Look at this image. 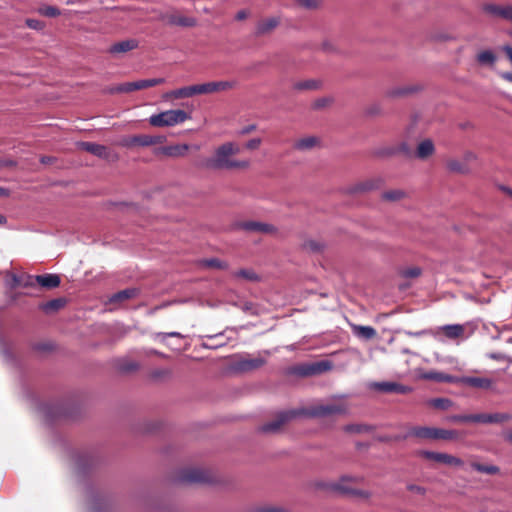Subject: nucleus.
<instances>
[{
	"label": "nucleus",
	"mask_w": 512,
	"mask_h": 512,
	"mask_svg": "<svg viewBox=\"0 0 512 512\" xmlns=\"http://www.w3.org/2000/svg\"><path fill=\"white\" fill-rule=\"evenodd\" d=\"M406 488L408 491L418 495H425L427 492L425 487L416 484H407Z\"/></svg>",
	"instance_id": "bf43d9fd"
},
{
	"label": "nucleus",
	"mask_w": 512,
	"mask_h": 512,
	"mask_svg": "<svg viewBox=\"0 0 512 512\" xmlns=\"http://www.w3.org/2000/svg\"><path fill=\"white\" fill-rule=\"evenodd\" d=\"M425 378L435 382L441 383H455L458 384L459 376H453L443 372L430 371L425 374Z\"/></svg>",
	"instance_id": "6ab92c4d"
},
{
	"label": "nucleus",
	"mask_w": 512,
	"mask_h": 512,
	"mask_svg": "<svg viewBox=\"0 0 512 512\" xmlns=\"http://www.w3.org/2000/svg\"><path fill=\"white\" fill-rule=\"evenodd\" d=\"M240 151L239 147L232 142H226L219 146L214 155L205 161V166L213 170H230L246 168L249 166L247 160H234L230 157Z\"/></svg>",
	"instance_id": "f03ea898"
},
{
	"label": "nucleus",
	"mask_w": 512,
	"mask_h": 512,
	"mask_svg": "<svg viewBox=\"0 0 512 512\" xmlns=\"http://www.w3.org/2000/svg\"><path fill=\"white\" fill-rule=\"evenodd\" d=\"M331 102H332V100L330 98H327V97L319 98L313 103V108L321 109V108H324L325 106H327L328 104H330Z\"/></svg>",
	"instance_id": "0e129e2a"
},
{
	"label": "nucleus",
	"mask_w": 512,
	"mask_h": 512,
	"mask_svg": "<svg viewBox=\"0 0 512 512\" xmlns=\"http://www.w3.org/2000/svg\"><path fill=\"white\" fill-rule=\"evenodd\" d=\"M378 180H368L362 183L357 184L353 191L354 192H363V191H370L378 187Z\"/></svg>",
	"instance_id": "79ce46f5"
},
{
	"label": "nucleus",
	"mask_w": 512,
	"mask_h": 512,
	"mask_svg": "<svg viewBox=\"0 0 512 512\" xmlns=\"http://www.w3.org/2000/svg\"><path fill=\"white\" fill-rule=\"evenodd\" d=\"M447 168L451 172H456V173H461V174H465L468 172L467 166L455 159L449 160L447 162Z\"/></svg>",
	"instance_id": "ea45409f"
},
{
	"label": "nucleus",
	"mask_w": 512,
	"mask_h": 512,
	"mask_svg": "<svg viewBox=\"0 0 512 512\" xmlns=\"http://www.w3.org/2000/svg\"><path fill=\"white\" fill-rule=\"evenodd\" d=\"M210 84V93H215L219 91H225L232 89L234 87V82L232 81H212Z\"/></svg>",
	"instance_id": "473e14b6"
},
{
	"label": "nucleus",
	"mask_w": 512,
	"mask_h": 512,
	"mask_svg": "<svg viewBox=\"0 0 512 512\" xmlns=\"http://www.w3.org/2000/svg\"><path fill=\"white\" fill-rule=\"evenodd\" d=\"M323 247H324V245L321 242L313 240V239L306 240L303 243V248L305 250L313 252V253L320 252L323 249Z\"/></svg>",
	"instance_id": "37998d69"
},
{
	"label": "nucleus",
	"mask_w": 512,
	"mask_h": 512,
	"mask_svg": "<svg viewBox=\"0 0 512 512\" xmlns=\"http://www.w3.org/2000/svg\"><path fill=\"white\" fill-rule=\"evenodd\" d=\"M418 456L423 457L427 460H433L438 463H442L449 466L454 467H463L464 461L456 456L450 455L448 453L443 452H434L430 450H420L418 451Z\"/></svg>",
	"instance_id": "6e6552de"
},
{
	"label": "nucleus",
	"mask_w": 512,
	"mask_h": 512,
	"mask_svg": "<svg viewBox=\"0 0 512 512\" xmlns=\"http://www.w3.org/2000/svg\"><path fill=\"white\" fill-rule=\"evenodd\" d=\"M139 291L136 288H126L124 290L118 291L110 296V303H120L124 300L134 298L138 295Z\"/></svg>",
	"instance_id": "aec40b11"
},
{
	"label": "nucleus",
	"mask_w": 512,
	"mask_h": 512,
	"mask_svg": "<svg viewBox=\"0 0 512 512\" xmlns=\"http://www.w3.org/2000/svg\"><path fill=\"white\" fill-rule=\"evenodd\" d=\"M138 47V42L135 39H127L120 42H117L113 44L109 48V53L111 54H118V53H125L128 51H131Z\"/></svg>",
	"instance_id": "a211bd4d"
},
{
	"label": "nucleus",
	"mask_w": 512,
	"mask_h": 512,
	"mask_svg": "<svg viewBox=\"0 0 512 512\" xmlns=\"http://www.w3.org/2000/svg\"><path fill=\"white\" fill-rule=\"evenodd\" d=\"M25 24L28 28L36 30V31H41L45 27V24L42 21H40L38 19H34V18L26 19Z\"/></svg>",
	"instance_id": "603ef678"
},
{
	"label": "nucleus",
	"mask_w": 512,
	"mask_h": 512,
	"mask_svg": "<svg viewBox=\"0 0 512 512\" xmlns=\"http://www.w3.org/2000/svg\"><path fill=\"white\" fill-rule=\"evenodd\" d=\"M176 481L181 484L210 483L212 477L204 469L185 468L180 471Z\"/></svg>",
	"instance_id": "0eeeda50"
},
{
	"label": "nucleus",
	"mask_w": 512,
	"mask_h": 512,
	"mask_svg": "<svg viewBox=\"0 0 512 512\" xmlns=\"http://www.w3.org/2000/svg\"><path fill=\"white\" fill-rule=\"evenodd\" d=\"M65 305V300L62 299V298H56V299H52L50 301H47L43 304H41L40 308L46 312V313H49V312H52V311H57L59 310L60 308H62L63 306Z\"/></svg>",
	"instance_id": "c756f323"
},
{
	"label": "nucleus",
	"mask_w": 512,
	"mask_h": 512,
	"mask_svg": "<svg viewBox=\"0 0 512 512\" xmlns=\"http://www.w3.org/2000/svg\"><path fill=\"white\" fill-rule=\"evenodd\" d=\"M362 481L363 477L360 476L343 475L332 487L334 493L339 495L368 499L371 496L369 491L351 488L347 485V483H360Z\"/></svg>",
	"instance_id": "39448f33"
},
{
	"label": "nucleus",
	"mask_w": 512,
	"mask_h": 512,
	"mask_svg": "<svg viewBox=\"0 0 512 512\" xmlns=\"http://www.w3.org/2000/svg\"><path fill=\"white\" fill-rule=\"evenodd\" d=\"M346 413L347 406L344 403L317 404L308 408L280 411L277 413L274 420L261 425L258 428V431L264 434L277 433L285 423L300 416L324 418L331 415H341Z\"/></svg>",
	"instance_id": "f257e3e1"
},
{
	"label": "nucleus",
	"mask_w": 512,
	"mask_h": 512,
	"mask_svg": "<svg viewBox=\"0 0 512 512\" xmlns=\"http://www.w3.org/2000/svg\"><path fill=\"white\" fill-rule=\"evenodd\" d=\"M157 336L160 337L162 341H164L167 337H178V338L184 337L181 333L176 332V331L166 332V333H158Z\"/></svg>",
	"instance_id": "338daca9"
},
{
	"label": "nucleus",
	"mask_w": 512,
	"mask_h": 512,
	"mask_svg": "<svg viewBox=\"0 0 512 512\" xmlns=\"http://www.w3.org/2000/svg\"><path fill=\"white\" fill-rule=\"evenodd\" d=\"M279 25V19L277 17H270L261 20L257 23L255 28V35L262 36L270 33Z\"/></svg>",
	"instance_id": "dca6fc26"
},
{
	"label": "nucleus",
	"mask_w": 512,
	"mask_h": 512,
	"mask_svg": "<svg viewBox=\"0 0 512 512\" xmlns=\"http://www.w3.org/2000/svg\"><path fill=\"white\" fill-rule=\"evenodd\" d=\"M39 13L46 17H57L60 15V10L55 6L46 5L39 9Z\"/></svg>",
	"instance_id": "09e8293b"
},
{
	"label": "nucleus",
	"mask_w": 512,
	"mask_h": 512,
	"mask_svg": "<svg viewBox=\"0 0 512 512\" xmlns=\"http://www.w3.org/2000/svg\"><path fill=\"white\" fill-rule=\"evenodd\" d=\"M458 384L487 390L491 388L492 380L485 377L460 376Z\"/></svg>",
	"instance_id": "ddd939ff"
},
{
	"label": "nucleus",
	"mask_w": 512,
	"mask_h": 512,
	"mask_svg": "<svg viewBox=\"0 0 512 512\" xmlns=\"http://www.w3.org/2000/svg\"><path fill=\"white\" fill-rule=\"evenodd\" d=\"M61 279L57 274L36 275V283L45 289H54L60 285Z\"/></svg>",
	"instance_id": "f3484780"
},
{
	"label": "nucleus",
	"mask_w": 512,
	"mask_h": 512,
	"mask_svg": "<svg viewBox=\"0 0 512 512\" xmlns=\"http://www.w3.org/2000/svg\"><path fill=\"white\" fill-rule=\"evenodd\" d=\"M194 96L193 85L181 87L166 93L165 97H172L175 99L189 98Z\"/></svg>",
	"instance_id": "a878e982"
},
{
	"label": "nucleus",
	"mask_w": 512,
	"mask_h": 512,
	"mask_svg": "<svg viewBox=\"0 0 512 512\" xmlns=\"http://www.w3.org/2000/svg\"><path fill=\"white\" fill-rule=\"evenodd\" d=\"M354 333L365 340L372 339L376 335V330L371 326H354Z\"/></svg>",
	"instance_id": "c85d7f7f"
},
{
	"label": "nucleus",
	"mask_w": 512,
	"mask_h": 512,
	"mask_svg": "<svg viewBox=\"0 0 512 512\" xmlns=\"http://www.w3.org/2000/svg\"><path fill=\"white\" fill-rule=\"evenodd\" d=\"M373 387L377 391L384 392V393L407 394L412 391V388L410 386L402 385L397 382H389V381L375 382L373 384Z\"/></svg>",
	"instance_id": "9d476101"
},
{
	"label": "nucleus",
	"mask_w": 512,
	"mask_h": 512,
	"mask_svg": "<svg viewBox=\"0 0 512 512\" xmlns=\"http://www.w3.org/2000/svg\"><path fill=\"white\" fill-rule=\"evenodd\" d=\"M169 24L182 27H193L196 25V19L186 16H171L169 18Z\"/></svg>",
	"instance_id": "cd10ccee"
},
{
	"label": "nucleus",
	"mask_w": 512,
	"mask_h": 512,
	"mask_svg": "<svg viewBox=\"0 0 512 512\" xmlns=\"http://www.w3.org/2000/svg\"><path fill=\"white\" fill-rule=\"evenodd\" d=\"M435 151L432 140L425 139L421 141L417 147L416 157L419 159H425L431 156Z\"/></svg>",
	"instance_id": "412c9836"
},
{
	"label": "nucleus",
	"mask_w": 512,
	"mask_h": 512,
	"mask_svg": "<svg viewBox=\"0 0 512 512\" xmlns=\"http://www.w3.org/2000/svg\"><path fill=\"white\" fill-rule=\"evenodd\" d=\"M205 265L217 269H226L228 267V264L226 262H223L218 258H210L205 260Z\"/></svg>",
	"instance_id": "864d4df0"
},
{
	"label": "nucleus",
	"mask_w": 512,
	"mask_h": 512,
	"mask_svg": "<svg viewBox=\"0 0 512 512\" xmlns=\"http://www.w3.org/2000/svg\"><path fill=\"white\" fill-rule=\"evenodd\" d=\"M165 79L162 77L159 78H151V79H141L136 81L137 90L146 89L149 87H153L156 85L163 84Z\"/></svg>",
	"instance_id": "2f4dec72"
},
{
	"label": "nucleus",
	"mask_w": 512,
	"mask_h": 512,
	"mask_svg": "<svg viewBox=\"0 0 512 512\" xmlns=\"http://www.w3.org/2000/svg\"><path fill=\"white\" fill-rule=\"evenodd\" d=\"M429 404L433 406L434 408L440 409V410H447L452 405L453 402L449 398H433L429 400Z\"/></svg>",
	"instance_id": "72a5a7b5"
},
{
	"label": "nucleus",
	"mask_w": 512,
	"mask_h": 512,
	"mask_svg": "<svg viewBox=\"0 0 512 512\" xmlns=\"http://www.w3.org/2000/svg\"><path fill=\"white\" fill-rule=\"evenodd\" d=\"M318 143V138L314 136L299 139L294 144V148L300 151H305L313 148Z\"/></svg>",
	"instance_id": "bb28decb"
},
{
	"label": "nucleus",
	"mask_w": 512,
	"mask_h": 512,
	"mask_svg": "<svg viewBox=\"0 0 512 512\" xmlns=\"http://www.w3.org/2000/svg\"><path fill=\"white\" fill-rule=\"evenodd\" d=\"M471 414H459V415H452L449 417V420L452 422H463L468 423L470 422Z\"/></svg>",
	"instance_id": "680f3d73"
},
{
	"label": "nucleus",
	"mask_w": 512,
	"mask_h": 512,
	"mask_svg": "<svg viewBox=\"0 0 512 512\" xmlns=\"http://www.w3.org/2000/svg\"><path fill=\"white\" fill-rule=\"evenodd\" d=\"M46 419L52 421L63 415L62 407L60 405L46 404L41 407Z\"/></svg>",
	"instance_id": "b1692460"
},
{
	"label": "nucleus",
	"mask_w": 512,
	"mask_h": 512,
	"mask_svg": "<svg viewBox=\"0 0 512 512\" xmlns=\"http://www.w3.org/2000/svg\"><path fill=\"white\" fill-rule=\"evenodd\" d=\"M344 430L349 433H369L373 428L366 424H349L344 427Z\"/></svg>",
	"instance_id": "e433bc0d"
},
{
	"label": "nucleus",
	"mask_w": 512,
	"mask_h": 512,
	"mask_svg": "<svg viewBox=\"0 0 512 512\" xmlns=\"http://www.w3.org/2000/svg\"><path fill=\"white\" fill-rule=\"evenodd\" d=\"M235 277H241L251 282H256L260 277L252 269H240L234 273Z\"/></svg>",
	"instance_id": "58836bf2"
},
{
	"label": "nucleus",
	"mask_w": 512,
	"mask_h": 512,
	"mask_svg": "<svg viewBox=\"0 0 512 512\" xmlns=\"http://www.w3.org/2000/svg\"><path fill=\"white\" fill-rule=\"evenodd\" d=\"M92 460L89 459L86 455H79L76 459V464L80 472H84L86 466L88 463H90Z\"/></svg>",
	"instance_id": "4d7b16f0"
},
{
	"label": "nucleus",
	"mask_w": 512,
	"mask_h": 512,
	"mask_svg": "<svg viewBox=\"0 0 512 512\" xmlns=\"http://www.w3.org/2000/svg\"><path fill=\"white\" fill-rule=\"evenodd\" d=\"M403 333L409 337H422L426 335H433L437 337L438 333H435L432 329H422L419 331L404 330Z\"/></svg>",
	"instance_id": "de8ad7c7"
},
{
	"label": "nucleus",
	"mask_w": 512,
	"mask_h": 512,
	"mask_svg": "<svg viewBox=\"0 0 512 512\" xmlns=\"http://www.w3.org/2000/svg\"><path fill=\"white\" fill-rule=\"evenodd\" d=\"M188 149L187 145L164 147L163 152L168 156H178Z\"/></svg>",
	"instance_id": "a18cd8bd"
},
{
	"label": "nucleus",
	"mask_w": 512,
	"mask_h": 512,
	"mask_svg": "<svg viewBox=\"0 0 512 512\" xmlns=\"http://www.w3.org/2000/svg\"><path fill=\"white\" fill-rule=\"evenodd\" d=\"M80 147L101 159L109 160L116 157V155H112L111 151L106 146L94 142H81Z\"/></svg>",
	"instance_id": "9b49d317"
},
{
	"label": "nucleus",
	"mask_w": 512,
	"mask_h": 512,
	"mask_svg": "<svg viewBox=\"0 0 512 512\" xmlns=\"http://www.w3.org/2000/svg\"><path fill=\"white\" fill-rule=\"evenodd\" d=\"M332 485H335V482L319 481L315 483V487L317 489L334 492V488L332 487Z\"/></svg>",
	"instance_id": "e2e57ef3"
},
{
	"label": "nucleus",
	"mask_w": 512,
	"mask_h": 512,
	"mask_svg": "<svg viewBox=\"0 0 512 512\" xmlns=\"http://www.w3.org/2000/svg\"><path fill=\"white\" fill-rule=\"evenodd\" d=\"M439 330L443 331L449 339L458 338L464 333V327L461 324H447L439 327Z\"/></svg>",
	"instance_id": "5701e85b"
},
{
	"label": "nucleus",
	"mask_w": 512,
	"mask_h": 512,
	"mask_svg": "<svg viewBox=\"0 0 512 512\" xmlns=\"http://www.w3.org/2000/svg\"><path fill=\"white\" fill-rule=\"evenodd\" d=\"M36 283V276L25 275L21 277V285L23 287H33Z\"/></svg>",
	"instance_id": "052dcab7"
},
{
	"label": "nucleus",
	"mask_w": 512,
	"mask_h": 512,
	"mask_svg": "<svg viewBox=\"0 0 512 512\" xmlns=\"http://www.w3.org/2000/svg\"><path fill=\"white\" fill-rule=\"evenodd\" d=\"M319 86L320 82L313 79L300 81L294 84V88L296 90H313L319 88Z\"/></svg>",
	"instance_id": "4c0bfd02"
},
{
	"label": "nucleus",
	"mask_w": 512,
	"mask_h": 512,
	"mask_svg": "<svg viewBox=\"0 0 512 512\" xmlns=\"http://www.w3.org/2000/svg\"><path fill=\"white\" fill-rule=\"evenodd\" d=\"M172 375V371L168 368H159L151 371L150 377L153 380H160L164 378H169Z\"/></svg>",
	"instance_id": "c03bdc74"
},
{
	"label": "nucleus",
	"mask_w": 512,
	"mask_h": 512,
	"mask_svg": "<svg viewBox=\"0 0 512 512\" xmlns=\"http://www.w3.org/2000/svg\"><path fill=\"white\" fill-rule=\"evenodd\" d=\"M488 416L486 413L471 414L470 422L488 424Z\"/></svg>",
	"instance_id": "13d9d810"
},
{
	"label": "nucleus",
	"mask_w": 512,
	"mask_h": 512,
	"mask_svg": "<svg viewBox=\"0 0 512 512\" xmlns=\"http://www.w3.org/2000/svg\"><path fill=\"white\" fill-rule=\"evenodd\" d=\"M415 436L420 439H433V440H455L460 437V433L457 430L442 429L427 426H416L413 427L406 435Z\"/></svg>",
	"instance_id": "7ed1b4c3"
},
{
	"label": "nucleus",
	"mask_w": 512,
	"mask_h": 512,
	"mask_svg": "<svg viewBox=\"0 0 512 512\" xmlns=\"http://www.w3.org/2000/svg\"><path fill=\"white\" fill-rule=\"evenodd\" d=\"M418 90L417 86L406 85L401 87H394L387 90L386 95L390 98L402 97L412 94Z\"/></svg>",
	"instance_id": "4be33fe9"
},
{
	"label": "nucleus",
	"mask_w": 512,
	"mask_h": 512,
	"mask_svg": "<svg viewBox=\"0 0 512 512\" xmlns=\"http://www.w3.org/2000/svg\"><path fill=\"white\" fill-rule=\"evenodd\" d=\"M512 420V415L509 413H492L488 416V424L502 423Z\"/></svg>",
	"instance_id": "a19ab883"
},
{
	"label": "nucleus",
	"mask_w": 512,
	"mask_h": 512,
	"mask_svg": "<svg viewBox=\"0 0 512 512\" xmlns=\"http://www.w3.org/2000/svg\"><path fill=\"white\" fill-rule=\"evenodd\" d=\"M4 283L6 287L9 289H15L16 287L21 285V277L16 275L15 273L7 271L5 273Z\"/></svg>",
	"instance_id": "f704fd0d"
},
{
	"label": "nucleus",
	"mask_w": 512,
	"mask_h": 512,
	"mask_svg": "<svg viewBox=\"0 0 512 512\" xmlns=\"http://www.w3.org/2000/svg\"><path fill=\"white\" fill-rule=\"evenodd\" d=\"M421 269L419 267H410L401 271V275L404 278H416L420 276Z\"/></svg>",
	"instance_id": "5fc2aeb1"
},
{
	"label": "nucleus",
	"mask_w": 512,
	"mask_h": 512,
	"mask_svg": "<svg viewBox=\"0 0 512 512\" xmlns=\"http://www.w3.org/2000/svg\"><path fill=\"white\" fill-rule=\"evenodd\" d=\"M139 368V364L135 361H123L119 363L118 369L123 373L135 371Z\"/></svg>",
	"instance_id": "49530a36"
},
{
	"label": "nucleus",
	"mask_w": 512,
	"mask_h": 512,
	"mask_svg": "<svg viewBox=\"0 0 512 512\" xmlns=\"http://www.w3.org/2000/svg\"><path fill=\"white\" fill-rule=\"evenodd\" d=\"M477 61L482 65H494L496 55L491 50H484L477 55Z\"/></svg>",
	"instance_id": "7c9ffc66"
},
{
	"label": "nucleus",
	"mask_w": 512,
	"mask_h": 512,
	"mask_svg": "<svg viewBox=\"0 0 512 512\" xmlns=\"http://www.w3.org/2000/svg\"><path fill=\"white\" fill-rule=\"evenodd\" d=\"M194 96L198 94H211L209 82L193 85Z\"/></svg>",
	"instance_id": "6e6d98bb"
},
{
	"label": "nucleus",
	"mask_w": 512,
	"mask_h": 512,
	"mask_svg": "<svg viewBox=\"0 0 512 512\" xmlns=\"http://www.w3.org/2000/svg\"><path fill=\"white\" fill-rule=\"evenodd\" d=\"M260 138H253L246 142L245 147L249 150L257 149L261 144Z\"/></svg>",
	"instance_id": "69168bd1"
},
{
	"label": "nucleus",
	"mask_w": 512,
	"mask_h": 512,
	"mask_svg": "<svg viewBox=\"0 0 512 512\" xmlns=\"http://www.w3.org/2000/svg\"><path fill=\"white\" fill-rule=\"evenodd\" d=\"M403 195H404V192L401 190H391V191L384 192L382 194V198L385 200H389V201H396V200L401 199L403 197Z\"/></svg>",
	"instance_id": "3c124183"
},
{
	"label": "nucleus",
	"mask_w": 512,
	"mask_h": 512,
	"mask_svg": "<svg viewBox=\"0 0 512 512\" xmlns=\"http://www.w3.org/2000/svg\"><path fill=\"white\" fill-rule=\"evenodd\" d=\"M187 119H190V115L186 111L175 109L151 115L149 123L154 127H171L184 123Z\"/></svg>",
	"instance_id": "20e7f679"
},
{
	"label": "nucleus",
	"mask_w": 512,
	"mask_h": 512,
	"mask_svg": "<svg viewBox=\"0 0 512 512\" xmlns=\"http://www.w3.org/2000/svg\"><path fill=\"white\" fill-rule=\"evenodd\" d=\"M397 154L396 147H382L374 151V155L377 157H390Z\"/></svg>",
	"instance_id": "8fccbe9b"
},
{
	"label": "nucleus",
	"mask_w": 512,
	"mask_h": 512,
	"mask_svg": "<svg viewBox=\"0 0 512 512\" xmlns=\"http://www.w3.org/2000/svg\"><path fill=\"white\" fill-rule=\"evenodd\" d=\"M331 368L332 364L330 361L321 360L313 363H304L297 366H293L288 370V373L299 377H307L321 374L323 372L330 370Z\"/></svg>",
	"instance_id": "423d86ee"
},
{
	"label": "nucleus",
	"mask_w": 512,
	"mask_h": 512,
	"mask_svg": "<svg viewBox=\"0 0 512 512\" xmlns=\"http://www.w3.org/2000/svg\"><path fill=\"white\" fill-rule=\"evenodd\" d=\"M239 227L248 232H257L263 234L273 233L276 231L273 225L258 221H245L240 223Z\"/></svg>",
	"instance_id": "4468645a"
},
{
	"label": "nucleus",
	"mask_w": 512,
	"mask_h": 512,
	"mask_svg": "<svg viewBox=\"0 0 512 512\" xmlns=\"http://www.w3.org/2000/svg\"><path fill=\"white\" fill-rule=\"evenodd\" d=\"M265 359L262 357L257 358H241L234 364V369L240 372H247L258 369L265 364Z\"/></svg>",
	"instance_id": "f8f14e48"
},
{
	"label": "nucleus",
	"mask_w": 512,
	"mask_h": 512,
	"mask_svg": "<svg viewBox=\"0 0 512 512\" xmlns=\"http://www.w3.org/2000/svg\"><path fill=\"white\" fill-rule=\"evenodd\" d=\"M470 466L473 470L488 475H495L500 472V468L493 464H482L478 462H472Z\"/></svg>",
	"instance_id": "393cba45"
},
{
	"label": "nucleus",
	"mask_w": 512,
	"mask_h": 512,
	"mask_svg": "<svg viewBox=\"0 0 512 512\" xmlns=\"http://www.w3.org/2000/svg\"><path fill=\"white\" fill-rule=\"evenodd\" d=\"M136 81L125 82L110 89L111 93H129L137 90Z\"/></svg>",
	"instance_id": "c9c22d12"
},
{
	"label": "nucleus",
	"mask_w": 512,
	"mask_h": 512,
	"mask_svg": "<svg viewBox=\"0 0 512 512\" xmlns=\"http://www.w3.org/2000/svg\"><path fill=\"white\" fill-rule=\"evenodd\" d=\"M482 9L487 14L498 16L504 20L512 22V5L486 3L483 5Z\"/></svg>",
	"instance_id": "1a4fd4ad"
},
{
	"label": "nucleus",
	"mask_w": 512,
	"mask_h": 512,
	"mask_svg": "<svg viewBox=\"0 0 512 512\" xmlns=\"http://www.w3.org/2000/svg\"><path fill=\"white\" fill-rule=\"evenodd\" d=\"M163 137L161 136H150V135H135L126 141V146L138 145L142 147L161 143Z\"/></svg>",
	"instance_id": "2eb2a0df"
},
{
	"label": "nucleus",
	"mask_w": 512,
	"mask_h": 512,
	"mask_svg": "<svg viewBox=\"0 0 512 512\" xmlns=\"http://www.w3.org/2000/svg\"><path fill=\"white\" fill-rule=\"evenodd\" d=\"M257 512H285V510L280 507H262Z\"/></svg>",
	"instance_id": "774afa93"
}]
</instances>
